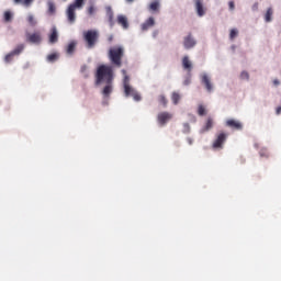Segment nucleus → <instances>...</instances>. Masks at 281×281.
Instances as JSON below:
<instances>
[{
    "mask_svg": "<svg viewBox=\"0 0 281 281\" xmlns=\"http://www.w3.org/2000/svg\"><path fill=\"white\" fill-rule=\"evenodd\" d=\"M105 87L103 88L102 90V94L105 97V98H109V95H111V93H113V82H105Z\"/></svg>",
    "mask_w": 281,
    "mask_h": 281,
    "instance_id": "nucleus-19",
    "label": "nucleus"
},
{
    "mask_svg": "<svg viewBox=\"0 0 281 281\" xmlns=\"http://www.w3.org/2000/svg\"><path fill=\"white\" fill-rule=\"evenodd\" d=\"M102 82H113V66L101 65L95 72V85H102Z\"/></svg>",
    "mask_w": 281,
    "mask_h": 281,
    "instance_id": "nucleus-1",
    "label": "nucleus"
},
{
    "mask_svg": "<svg viewBox=\"0 0 281 281\" xmlns=\"http://www.w3.org/2000/svg\"><path fill=\"white\" fill-rule=\"evenodd\" d=\"M155 25V18H148L145 23L142 24L143 32H146V30H150Z\"/></svg>",
    "mask_w": 281,
    "mask_h": 281,
    "instance_id": "nucleus-18",
    "label": "nucleus"
},
{
    "mask_svg": "<svg viewBox=\"0 0 281 281\" xmlns=\"http://www.w3.org/2000/svg\"><path fill=\"white\" fill-rule=\"evenodd\" d=\"M170 120H172V114L169 112H160L157 116V121L160 126H166V123L170 122Z\"/></svg>",
    "mask_w": 281,
    "mask_h": 281,
    "instance_id": "nucleus-6",
    "label": "nucleus"
},
{
    "mask_svg": "<svg viewBox=\"0 0 281 281\" xmlns=\"http://www.w3.org/2000/svg\"><path fill=\"white\" fill-rule=\"evenodd\" d=\"M228 8L229 10H234L236 8V5L234 4V1L228 2Z\"/></svg>",
    "mask_w": 281,
    "mask_h": 281,
    "instance_id": "nucleus-40",
    "label": "nucleus"
},
{
    "mask_svg": "<svg viewBox=\"0 0 281 281\" xmlns=\"http://www.w3.org/2000/svg\"><path fill=\"white\" fill-rule=\"evenodd\" d=\"M105 12H106V16H108L110 27H113V25H115V20H113V16H114L113 9L111 7H106Z\"/></svg>",
    "mask_w": 281,
    "mask_h": 281,
    "instance_id": "nucleus-16",
    "label": "nucleus"
},
{
    "mask_svg": "<svg viewBox=\"0 0 281 281\" xmlns=\"http://www.w3.org/2000/svg\"><path fill=\"white\" fill-rule=\"evenodd\" d=\"M34 2V0H24L23 4L27 7H30V4H32Z\"/></svg>",
    "mask_w": 281,
    "mask_h": 281,
    "instance_id": "nucleus-39",
    "label": "nucleus"
},
{
    "mask_svg": "<svg viewBox=\"0 0 281 281\" xmlns=\"http://www.w3.org/2000/svg\"><path fill=\"white\" fill-rule=\"evenodd\" d=\"M190 82H191V79H190V77H189V78H187V79L183 81V85H184L186 87H188V85H190Z\"/></svg>",
    "mask_w": 281,
    "mask_h": 281,
    "instance_id": "nucleus-41",
    "label": "nucleus"
},
{
    "mask_svg": "<svg viewBox=\"0 0 281 281\" xmlns=\"http://www.w3.org/2000/svg\"><path fill=\"white\" fill-rule=\"evenodd\" d=\"M195 10H196L198 16H205V9L203 8L202 0H195Z\"/></svg>",
    "mask_w": 281,
    "mask_h": 281,
    "instance_id": "nucleus-14",
    "label": "nucleus"
},
{
    "mask_svg": "<svg viewBox=\"0 0 281 281\" xmlns=\"http://www.w3.org/2000/svg\"><path fill=\"white\" fill-rule=\"evenodd\" d=\"M109 59L114 67H122V58H124V47L113 46L108 53Z\"/></svg>",
    "mask_w": 281,
    "mask_h": 281,
    "instance_id": "nucleus-2",
    "label": "nucleus"
},
{
    "mask_svg": "<svg viewBox=\"0 0 281 281\" xmlns=\"http://www.w3.org/2000/svg\"><path fill=\"white\" fill-rule=\"evenodd\" d=\"M187 142H188V144H189V146H192V144H193V140H192V138H187Z\"/></svg>",
    "mask_w": 281,
    "mask_h": 281,
    "instance_id": "nucleus-42",
    "label": "nucleus"
},
{
    "mask_svg": "<svg viewBox=\"0 0 281 281\" xmlns=\"http://www.w3.org/2000/svg\"><path fill=\"white\" fill-rule=\"evenodd\" d=\"M66 16L69 23H76V9H74V7L68 5Z\"/></svg>",
    "mask_w": 281,
    "mask_h": 281,
    "instance_id": "nucleus-13",
    "label": "nucleus"
},
{
    "mask_svg": "<svg viewBox=\"0 0 281 281\" xmlns=\"http://www.w3.org/2000/svg\"><path fill=\"white\" fill-rule=\"evenodd\" d=\"M272 16H273V9L272 8H268V10H267V12L265 14L266 23H271Z\"/></svg>",
    "mask_w": 281,
    "mask_h": 281,
    "instance_id": "nucleus-21",
    "label": "nucleus"
},
{
    "mask_svg": "<svg viewBox=\"0 0 281 281\" xmlns=\"http://www.w3.org/2000/svg\"><path fill=\"white\" fill-rule=\"evenodd\" d=\"M88 67L87 65H82L80 68V71L83 74L85 78H89V72H88Z\"/></svg>",
    "mask_w": 281,
    "mask_h": 281,
    "instance_id": "nucleus-31",
    "label": "nucleus"
},
{
    "mask_svg": "<svg viewBox=\"0 0 281 281\" xmlns=\"http://www.w3.org/2000/svg\"><path fill=\"white\" fill-rule=\"evenodd\" d=\"M41 41H43V38L41 37V33L36 32V33H26V42L27 43H33V44H38L41 43Z\"/></svg>",
    "mask_w": 281,
    "mask_h": 281,
    "instance_id": "nucleus-8",
    "label": "nucleus"
},
{
    "mask_svg": "<svg viewBox=\"0 0 281 281\" xmlns=\"http://www.w3.org/2000/svg\"><path fill=\"white\" fill-rule=\"evenodd\" d=\"M198 114H199L200 116L205 115V106L199 105V108H198Z\"/></svg>",
    "mask_w": 281,
    "mask_h": 281,
    "instance_id": "nucleus-36",
    "label": "nucleus"
},
{
    "mask_svg": "<svg viewBox=\"0 0 281 281\" xmlns=\"http://www.w3.org/2000/svg\"><path fill=\"white\" fill-rule=\"evenodd\" d=\"M123 89H124L125 98L132 97L133 100H135V102H139V100H142V95H139V93H137V91H135V89H133L131 85L123 86Z\"/></svg>",
    "mask_w": 281,
    "mask_h": 281,
    "instance_id": "nucleus-5",
    "label": "nucleus"
},
{
    "mask_svg": "<svg viewBox=\"0 0 281 281\" xmlns=\"http://www.w3.org/2000/svg\"><path fill=\"white\" fill-rule=\"evenodd\" d=\"M88 14H89L90 16L93 15V14H95V7L90 5V7L88 8Z\"/></svg>",
    "mask_w": 281,
    "mask_h": 281,
    "instance_id": "nucleus-38",
    "label": "nucleus"
},
{
    "mask_svg": "<svg viewBox=\"0 0 281 281\" xmlns=\"http://www.w3.org/2000/svg\"><path fill=\"white\" fill-rule=\"evenodd\" d=\"M27 21L32 27H34V25H36V20L34 19V15H29Z\"/></svg>",
    "mask_w": 281,
    "mask_h": 281,
    "instance_id": "nucleus-33",
    "label": "nucleus"
},
{
    "mask_svg": "<svg viewBox=\"0 0 281 281\" xmlns=\"http://www.w3.org/2000/svg\"><path fill=\"white\" fill-rule=\"evenodd\" d=\"M214 128V119L211 116L207 117L205 125L200 130V133H207V131H212Z\"/></svg>",
    "mask_w": 281,
    "mask_h": 281,
    "instance_id": "nucleus-12",
    "label": "nucleus"
},
{
    "mask_svg": "<svg viewBox=\"0 0 281 281\" xmlns=\"http://www.w3.org/2000/svg\"><path fill=\"white\" fill-rule=\"evenodd\" d=\"M47 7H48V14L56 13V4L53 1H48Z\"/></svg>",
    "mask_w": 281,
    "mask_h": 281,
    "instance_id": "nucleus-25",
    "label": "nucleus"
},
{
    "mask_svg": "<svg viewBox=\"0 0 281 281\" xmlns=\"http://www.w3.org/2000/svg\"><path fill=\"white\" fill-rule=\"evenodd\" d=\"M67 54L71 55L76 52V42H70L66 48Z\"/></svg>",
    "mask_w": 281,
    "mask_h": 281,
    "instance_id": "nucleus-24",
    "label": "nucleus"
},
{
    "mask_svg": "<svg viewBox=\"0 0 281 281\" xmlns=\"http://www.w3.org/2000/svg\"><path fill=\"white\" fill-rule=\"evenodd\" d=\"M201 82L202 85H204L206 91L209 93H212L214 86L212 85V79L210 78V76H207V74L202 75Z\"/></svg>",
    "mask_w": 281,
    "mask_h": 281,
    "instance_id": "nucleus-7",
    "label": "nucleus"
},
{
    "mask_svg": "<svg viewBox=\"0 0 281 281\" xmlns=\"http://www.w3.org/2000/svg\"><path fill=\"white\" fill-rule=\"evenodd\" d=\"M117 23L123 30H128V18L126 15H117Z\"/></svg>",
    "mask_w": 281,
    "mask_h": 281,
    "instance_id": "nucleus-17",
    "label": "nucleus"
},
{
    "mask_svg": "<svg viewBox=\"0 0 281 281\" xmlns=\"http://www.w3.org/2000/svg\"><path fill=\"white\" fill-rule=\"evenodd\" d=\"M276 113H277V115H280V113H281V106H278V108H277Z\"/></svg>",
    "mask_w": 281,
    "mask_h": 281,
    "instance_id": "nucleus-43",
    "label": "nucleus"
},
{
    "mask_svg": "<svg viewBox=\"0 0 281 281\" xmlns=\"http://www.w3.org/2000/svg\"><path fill=\"white\" fill-rule=\"evenodd\" d=\"M23 49H25V45L19 44L11 53H13V56H19Z\"/></svg>",
    "mask_w": 281,
    "mask_h": 281,
    "instance_id": "nucleus-23",
    "label": "nucleus"
},
{
    "mask_svg": "<svg viewBox=\"0 0 281 281\" xmlns=\"http://www.w3.org/2000/svg\"><path fill=\"white\" fill-rule=\"evenodd\" d=\"M126 3H133L135 0H125Z\"/></svg>",
    "mask_w": 281,
    "mask_h": 281,
    "instance_id": "nucleus-46",
    "label": "nucleus"
},
{
    "mask_svg": "<svg viewBox=\"0 0 281 281\" xmlns=\"http://www.w3.org/2000/svg\"><path fill=\"white\" fill-rule=\"evenodd\" d=\"M158 102L159 104H161L162 106H168V99L166 98V95L160 94L158 97Z\"/></svg>",
    "mask_w": 281,
    "mask_h": 281,
    "instance_id": "nucleus-27",
    "label": "nucleus"
},
{
    "mask_svg": "<svg viewBox=\"0 0 281 281\" xmlns=\"http://www.w3.org/2000/svg\"><path fill=\"white\" fill-rule=\"evenodd\" d=\"M12 58H14V55H13V53L11 52V53H9L8 55H5L4 61H5V63H12Z\"/></svg>",
    "mask_w": 281,
    "mask_h": 281,
    "instance_id": "nucleus-34",
    "label": "nucleus"
},
{
    "mask_svg": "<svg viewBox=\"0 0 281 281\" xmlns=\"http://www.w3.org/2000/svg\"><path fill=\"white\" fill-rule=\"evenodd\" d=\"M240 80H249V72L247 71H241L240 74Z\"/></svg>",
    "mask_w": 281,
    "mask_h": 281,
    "instance_id": "nucleus-35",
    "label": "nucleus"
},
{
    "mask_svg": "<svg viewBox=\"0 0 281 281\" xmlns=\"http://www.w3.org/2000/svg\"><path fill=\"white\" fill-rule=\"evenodd\" d=\"M273 83H274V85H280V81L274 80Z\"/></svg>",
    "mask_w": 281,
    "mask_h": 281,
    "instance_id": "nucleus-47",
    "label": "nucleus"
},
{
    "mask_svg": "<svg viewBox=\"0 0 281 281\" xmlns=\"http://www.w3.org/2000/svg\"><path fill=\"white\" fill-rule=\"evenodd\" d=\"M228 134L225 132H220L216 134L215 139L213 140L212 148L214 150H222L225 142H227Z\"/></svg>",
    "mask_w": 281,
    "mask_h": 281,
    "instance_id": "nucleus-4",
    "label": "nucleus"
},
{
    "mask_svg": "<svg viewBox=\"0 0 281 281\" xmlns=\"http://www.w3.org/2000/svg\"><path fill=\"white\" fill-rule=\"evenodd\" d=\"M3 19H4L5 23H10V21H12V12L5 11L4 15H3Z\"/></svg>",
    "mask_w": 281,
    "mask_h": 281,
    "instance_id": "nucleus-30",
    "label": "nucleus"
},
{
    "mask_svg": "<svg viewBox=\"0 0 281 281\" xmlns=\"http://www.w3.org/2000/svg\"><path fill=\"white\" fill-rule=\"evenodd\" d=\"M149 10H151L153 12H157V10H159V2L156 0V1H153L150 4H149Z\"/></svg>",
    "mask_w": 281,
    "mask_h": 281,
    "instance_id": "nucleus-29",
    "label": "nucleus"
},
{
    "mask_svg": "<svg viewBox=\"0 0 281 281\" xmlns=\"http://www.w3.org/2000/svg\"><path fill=\"white\" fill-rule=\"evenodd\" d=\"M182 133H184V134L190 133V123H184V124H183V131H182Z\"/></svg>",
    "mask_w": 281,
    "mask_h": 281,
    "instance_id": "nucleus-37",
    "label": "nucleus"
},
{
    "mask_svg": "<svg viewBox=\"0 0 281 281\" xmlns=\"http://www.w3.org/2000/svg\"><path fill=\"white\" fill-rule=\"evenodd\" d=\"M122 74L124 76L123 87H126V86L131 85V77H128V75H126V70L125 69L122 70Z\"/></svg>",
    "mask_w": 281,
    "mask_h": 281,
    "instance_id": "nucleus-26",
    "label": "nucleus"
},
{
    "mask_svg": "<svg viewBox=\"0 0 281 281\" xmlns=\"http://www.w3.org/2000/svg\"><path fill=\"white\" fill-rule=\"evenodd\" d=\"M236 36H238V30L236 29L231 30V33H229L231 41H234Z\"/></svg>",
    "mask_w": 281,
    "mask_h": 281,
    "instance_id": "nucleus-32",
    "label": "nucleus"
},
{
    "mask_svg": "<svg viewBox=\"0 0 281 281\" xmlns=\"http://www.w3.org/2000/svg\"><path fill=\"white\" fill-rule=\"evenodd\" d=\"M252 10H254V11L258 10V2H256V3L252 5Z\"/></svg>",
    "mask_w": 281,
    "mask_h": 281,
    "instance_id": "nucleus-44",
    "label": "nucleus"
},
{
    "mask_svg": "<svg viewBox=\"0 0 281 281\" xmlns=\"http://www.w3.org/2000/svg\"><path fill=\"white\" fill-rule=\"evenodd\" d=\"M183 45L187 49H192L196 45V41L192 38V33L184 37Z\"/></svg>",
    "mask_w": 281,
    "mask_h": 281,
    "instance_id": "nucleus-11",
    "label": "nucleus"
},
{
    "mask_svg": "<svg viewBox=\"0 0 281 281\" xmlns=\"http://www.w3.org/2000/svg\"><path fill=\"white\" fill-rule=\"evenodd\" d=\"M58 60V53H53L47 56V61L48 63H56Z\"/></svg>",
    "mask_w": 281,
    "mask_h": 281,
    "instance_id": "nucleus-28",
    "label": "nucleus"
},
{
    "mask_svg": "<svg viewBox=\"0 0 281 281\" xmlns=\"http://www.w3.org/2000/svg\"><path fill=\"white\" fill-rule=\"evenodd\" d=\"M48 41L52 44L58 43V30L56 29V26L52 27Z\"/></svg>",
    "mask_w": 281,
    "mask_h": 281,
    "instance_id": "nucleus-15",
    "label": "nucleus"
},
{
    "mask_svg": "<svg viewBox=\"0 0 281 281\" xmlns=\"http://www.w3.org/2000/svg\"><path fill=\"white\" fill-rule=\"evenodd\" d=\"M226 126H228V128H233L234 131H243V123L234 119L227 120Z\"/></svg>",
    "mask_w": 281,
    "mask_h": 281,
    "instance_id": "nucleus-10",
    "label": "nucleus"
},
{
    "mask_svg": "<svg viewBox=\"0 0 281 281\" xmlns=\"http://www.w3.org/2000/svg\"><path fill=\"white\" fill-rule=\"evenodd\" d=\"M180 100H181V94L179 92H172L171 93V102L175 105L179 104Z\"/></svg>",
    "mask_w": 281,
    "mask_h": 281,
    "instance_id": "nucleus-22",
    "label": "nucleus"
},
{
    "mask_svg": "<svg viewBox=\"0 0 281 281\" xmlns=\"http://www.w3.org/2000/svg\"><path fill=\"white\" fill-rule=\"evenodd\" d=\"M98 38H100V33L95 30H89L83 33V40L87 43V47L89 49H92V47H95V43H98Z\"/></svg>",
    "mask_w": 281,
    "mask_h": 281,
    "instance_id": "nucleus-3",
    "label": "nucleus"
},
{
    "mask_svg": "<svg viewBox=\"0 0 281 281\" xmlns=\"http://www.w3.org/2000/svg\"><path fill=\"white\" fill-rule=\"evenodd\" d=\"M182 68L188 74H192L193 65H192V60H190V57L188 55L182 57Z\"/></svg>",
    "mask_w": 281,
    "mask_h": 281,
    "instance_id": "nucleus-9",
    "label": "nucleus"
},
{
    "mask_svg": "<svg viewBox=\"0 0 281 281\" xmlns=\"http://www.w3.org/2000/svg\"><path fill=\"white\" fill-rule=\"evenodd\" d=\"M85 5V0H75V3L69 4L74 10H80Z\"/></svg>",
    "mask_w": 281,
    "mask_h": 281,
    "instance_id": "nucleus-20",
    "label": "nucleus"
},
{
    "mask_svg": "<svg viewBox=\"0 0 281 281\" xmlns=\"http://www.w3.org/2000/svg\"><path fill=\"white\" fill-rule=\"evenodd\" d=\"M14 3H23V0H14Z\"/></svg>",
    "mask_w": 281,
    "mask_h": 281,
    "instance_id": "nucleus-45",
    "label": "nucleus"
}]
</instances>
